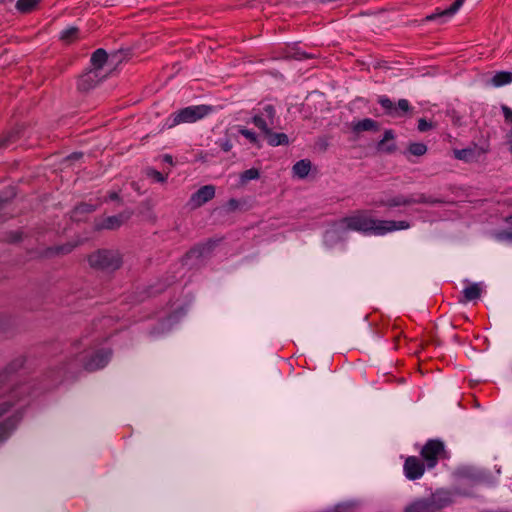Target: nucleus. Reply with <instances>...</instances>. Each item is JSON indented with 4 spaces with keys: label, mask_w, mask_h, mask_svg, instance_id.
Instances as JSON below:
<instances>
[{
    "label": "nucleus",
    "mask_w": 512,
    "mask_h": 512,
    "mask_svg": "<svg viewBox=\"0 0 512 512\" xmlns=\"http://www.w3.org/2000/svg\"><path fill=\"white\" fill-rule=\"evenodd\" d=\"M111 357L110 350H98L94 352H86L84 354L77 355L75 359L70 360L67 363L66 371L74 373L79 369V363H82V367L87 371H95L103 368Z\"/></svg>",
    "instance_id": "1"
},
{
    "label": "nucleus",
    "mask_w": 512,
    "mask_h": 512,
    "mask_svg": "<svg viewBox=\"0 0 512 512\" xmlns=\"http://www.w3.org/2000/svg\"><path fill=\"white\" fill-rule=\"evenodd\" d=\"M346 228L360 232H380L384 226L370 211H357L341 220Z\"/></svg>",
    "instance_id": "2"
},
{
    "label": "nucleus",
    "mask_w": 512,
    "mask_h": 512,
    "mask_svg": "<svg viewBox=\"0 0 512 512\" xmlns=\"http://www.w3.org/2000/svg\"><path fill=\"white\" fill-rule=\"evenodd\" d=\"M88 262L91 267L106 271L117 270L123 263L121 254L113 250L96 251L89 255Z\"/></svg>",
    "instance_id": "3"
},
{
    "label": "nucleus",
    "mask_w": 512,
    "mask_h": 512,
    "mask_svg": "<svg viewBox=\"0 0 512 512\" xmlns=\"http://www.w3.org/2000/svg\"><path fill=\"white\" fill-rule=\"evenodd\" d=\"M420 455L428 469L434 468L439 460L448 458L445 445L439 439L428 440L422 447Z\"/></svg>",
    "instance_id": "4"
},
{
    "label": "nucleus",
    "mask_w": 512,
    "mask_h": 512,
    "mask_svg": "<svg viewBox=\"0 0 512 512\" xmlns=\"http://www.w3.org/2000/svg\"><path fill=\"white\" fill-rule=\"evenodd\" d=\"M212 111V108L207 105H196L189 106L179 110L172 115V123L170 127L182 124V123H194Z\"/></svg>",
    "instance_id": "5"
},
{
    "label": "nucleus",
    "mask_w": 512,
    "mask_h": 512,
    "mask_svg": "<svg viewBox=\"0 0 512 512\" xmlns=\"http://www.w3.org/2000/svg\"><path fill=\"white\" fill-rule=\"evenodd\" d=\"M29 393L27 385H16L9 389L8 400L0 403V417L8 413L16 402L24 399Z\"/></svg>",
    "instance_id": "6"
},
{
    "label": "nucleus",
    "mask_w": 512,
    "mask_h": 512,
    "mask_svg": "<svg viewBox=\"0 0 512 512\" xmlns=\"http://www.w3.org/2000/svg\"><path fill=\"white\" fill-rule=\"evenodd\" d=\"M413 107L408 100L400 99L397 103L386 98V116L392 118H403L412 116Z\"/></svg>",
    "instance_id": "7"
},
{
    "label": "nucleus",
    "mask_w": 512,
    "mask_h": 512,
    "mask_svg": "<svg viewBox=\"0 0 512 512\" xmlns=\"http://www.w3.org/2000/svg\"><path fill=\"white\" fill-rule=\"evenodd\" d=\"M275 115V108L272 105H266L261 113L253 116L252 122L264 134L269 133L270 126L274 125Z\"/></svg>",
    "instance_id": "8"
},
{
    "label": "nucleus",
    "mask_w": 512,
    "mask_h": 512,
    "mask_svg": "<svg viewBox=\"0 0 512 512\" xmlns=\"http://www.w3.org/2000/svg\"><path fill=\"white\" fill-rule=\"evenodd\" d=\"M403 468L405 476L409 480H416L423 476L427 467L422 459L416 456H409L406 458Z\"/></svg>",
    "instance_id": "9"
},
{
    "label": "nucleus",
    "mask_w": 512,
    "mask_h": 512,
    "mask_svg": "<svg viewBox=\"0 0 512 512\" xmlns=\"http://www.w3.org/2000/svg\"><path fill=\"white\" fill-rule=\"evenodd\" d=\"M215 196V187L213 185H205L193 193L190 197L189 204L192 208H199Z\"/></svg>",
    "instance_id": "10"
},
{
    "label": "nucleus",
    "mask_w": 512,
    "mask_h": 512,
    "mask_svg": "<svg viewBox=\"0 0 512 512\" xmlns=\"http://www.w3.org/2000/svg\"><path fill=\"white\" fill-rule=\"evenodd\" d=\"M484 153H486V150L474 145L473 147L454 150V157L465 162H474L477 161L478 158Z\"/></svg>",
    "instance_id": "11"
},
{
    "label": "nucleus",
    "mask_w": 512,
    "mask_h": 512,
    "mask_svg": "<svg viewBox=\"0 0 512 512\" xmlns=\"http://www.w3.org/2000/svg\"><path fill=\"white\" fill-rule=\"evenodd\" d=\"M100 73L96 70H89L81 75L78 80V88L82 91H88L100 82Z\"/></svg>",
    "instance_id": "12"
},
{
    "label": "nucleus",
    "mask_w": 512,
    "mask_h": 512,
    "mask_svg": "<svg viewBox=\"0 0 512 512\" xmlns=\"http://www.w3.org/2000/svg\"><path fill=\"white\" fill-rule=\"evenodd\" d=\"M427 499L435 512H439L452 503L450 495L446 492H436Z\"/></svg>",
    "instance_id": "13"
},
{
    "label": "nucleus",
    "mask_w": 512,
    "mask_h": 512,
    "mask_svg": "<svg viewBox=\"0 0 512 512\" xmlns=\"http://www.w3.org/2000/svg\"><path fill=\"white\" fill-rule=\"evenodd\" d=\"M19 420L18 416L12 415L0 423V444L9 438Z\"/></svg>",
    "instance_id": "14"
},
{
    "label": "nucleus",
    "mask_w": 512,
    "mask_h": 512,
    "mask_svg": "<svg viewBox=\"0 0 512 512\" xmlns=\"http://www.w3.org/2000/svg\"><path fill=\"white\" fill-rule=\"evenodd\" d=\"M482 293V287L480 283H473L467 286L463 291V298L460 300L462 303L476 300L480 298Z\"/></svg>",
    "instance_id": "15"
},
{
    "label": "nucleus",
    "mask_w": 512,
    "mask_h": 512,
    "mask_svg": "<svg viewBox=\"0 0 512 512\" xmlns=\"http://www.w3.org/2000/svg\"><path fill=\"white\" fill-rule=\"evenodd\" d=\"M380 128V124L372 119H363L352 124V130L356 133L364 131H376Z\"/></svg>",
    "instance_id": "16"
},
{
    "label": "nucleus",
    "mask_w": 512,
    "mask_h": 512,
    "mask_svg": "<svg viewBox=\"0 0 512 512\" xmlns=\"http://www.w3.org/2000/svg\"><path fill=\"white\" fill-rule=\"evenodd\" d=\"M464 0H455L453 4L450 5V7L446 8L445 10L441 11L440 13H434L426 17V20L432 21L435 20L438 17H451L453 16L459 8L462 6Z\"/></svg>",
    "instance_id": "17"
},
{
    "label": "nucleus",
    "mask_w": 512,
    "mask_h": 512,
    "mask_svg": "<svg viewBox=\"0 0 512 512\" xmlns=\"http://www.w3.org/2000/svg\"><path fill=\"white\" fill-rule=\"evenodd\" d=\"M264 135L271 146L287 145L289 143L288 136L285 133H274L269 129V133Z\"/></svg>",
    "instance_id": "18"
},
{
    "label": "nucleus",
    "mask_w": 512,
    "mask_h": 512,
    "mask_svg": "<svg viewBox=\"0 0 512 512\" xmlns=\"http://www.w3.org/2000/svg\"><path fill=\"white\" fill-rule=\"evenodd\" d=\"M405 512H435L427 498L419 499L406 507Z\"/></svg>",
    "instance_id": "19"
},
{
    "label": "nucleus",
    "mask_w": 512,
    "mask_h": 512,
    "mask_svg": "<svg viewBox=\"0 0 512 512\" xmlns=\"http://www.w3.org/2000/svg\"><path fill=\"white\" fill-rule=\"evenodd\" d=\"M108 60V55L104 49H97L91 56V63L94 67L93 70L99 72Z\"/></svg>",
    "instance_id": "20"
},
{
    "label": "nucleus",
    "mask_w": 512,
    "mask_h": 512,
    "mask_svg": "<svg viewBox=\"0 0 512 512\" xmlns=\"http://www.w3.org/2000/svg\"><path fill=\"white\" fill-rule=\"evenodd\" d=\"M512 82V72L500 71L497 72L491 79V84L494 87H501Z\"/></svg>",
    "instance_id": "21"
},
{
    "label": "nucleus",
    "mask_w": 512,
    "mask_h": 512,
    "mask_svg": "<svg viewBox=\"0 0 512 512\" xmlns=\"http://www.w3.org/2000/svg\"><path fill=\"white\" fill-rule=\"evenodd\" d=\"M409 200L411 201V205L412 204H429V205H434V204L444 203V201L441 200V199L434 198V197H432L430 195H426V194H423V193L418 194L415 197L414 196H410Z\"/></svg>",
    "instance_id": "22"
},
{
    "label": "nucleus",
    "mask_w": 512,
    "mask_h": 512,
    "mask_svg": "<svg viewBox=\"0 0 512 512\" xmlns=\"http://www.w3.org/2000/svg\"><path fill=\"white\" fill-rule=\"evenodd\" d=\"M311 169V162L309 160H300L293 166V173L299 178H305Z\"/></svg>",
    "instance_id": "23"
},
{
    "label": "nucleus",
    "mask_w": 512,
    "mask_h": 512,
    "mask_svg": "<svg viewBox=\"0 0 512 512\" xmlns=\"http://www.w3.org/2000/svg\"><path fill=\"white\" fill-rule=\"evenodd\" d=\"M427 152V146L426 144L422 142H413L408 145L407 152H404V154H409L413 156H423Z\"/></svg>",
    "instance_id": "24"
},
{
    "label": "nucleus",
    "mask_w": 512,
    "mask_h": 512,
    "mask_svg": "<svg viewBox=\"0 0 512 512\" xmlns=\"http://www.w3.org/2000/svg\"><path fill=\"white\" fill-rule=\"evenodd\" d=\"M60 39L66 43L71 44L79 39V29L77 27H70L61 33Z\"/></svg>",
    "instance_id": "25"
},
{
    "label": "nucleus",
    "mask_w": 512,
    "mask_h": 512,
    "mask_svg": "<svg viewBox=\"0 0 512 512\" xmlns=\"http://www.w3.org/2000/svg\"><path fill=\"white\" fill-rule=\"evenodd\" d=\"M39 3V0H18L16 8L22 13H29L33 11Z\"/></svg>",
    "instance_id": "26"
},
{
    "label": "nucleus",
    "mask_w": 512,
    "mask_h": 512,
    "mask_svg": "<svg viewBox=\"0 0 512 512\" xmlns=\"http://www.w3.org/2000/svg\"><path fill=\"white\" fill-rule=\"evenodd\" d=\"M410 227L409 222L405 220L394 221V220H386V233L393 232L396 230H404Z\"/></svg>",
    "instance_id": "27"
},
{
    "label": "nucleus",
    "mask_w": 512,
    "mask_h": 512,
    "mask_svg": "<svg viewBox=\"0 0 512 512\" xmlns=\"http://www.w3.org/2000/svg\"><path fill=\"white\" fill-rule=\"evenodd\" d=\"M401 205H411L409 197L398 195L386 201V206L388 207H397Z\"/></svg>",
    "instance_id": "28"
},
{
    "label": "nucleus",
    "mask_w": 512,
    "mask_h": 512,
    "mask_svg": "<svg viewBox=\"0 0 512 512\" xmlns=\"http://www.w3.org/2000/svg\"><path fill=\"white\" fill-rule=\"evenodd\" d=\"M146 175L148 177L152 178L153 180H155L156 182H160V183H164L167 180V174L164 175L161 172H159L155 169H152V168H148L146 170Z\"/></svg>",
    "instance_id": "29"
},
{
    "label": "nucleus",
    "mask_w": 512,
    "mask_h": 512,
    "mask_svg": "<svg viewBox=\"0 0 512 512\" xmlns=\"http://www.w3.org/2000/svg\"><path fill=\"white\" fill-rule=\"evenodd\" d=\"M260 176V173H259V170L256 169V168H251V169H248L246 171H244L242 174H241V180L243 182H247L249 180H255V179H258Z\"/></svg>",
    "instance_id": "30"
},
{
    "label": "nucleus",
    "mask_w": 512,
    "mask_h": 512,
    "mask_svg": "<svg viewBox=\"0 0 512 512\" xmlns=\"http://www.w3.org/2000/svg\"><path fill=\"white\" fill-rule=\"evenodd\" d=\"M239 133L241 135H243L245 138H247L251 143L257 145L258 147H260V144H259V141H258V137L257 135L252 132L251 130H248L246 128H240L239 129Z\"/></svg>",
    "instance_id": "31"
},
{
    "label": "nucleus",
    "mask_w": 512,
    "mask_h": 512,
    "mask_svg": "<svg viewBox=\"0 0 512 512\" xmlns=\"http://www.w3.org/2000/svg\"><path fill=\"white\" fill-rule=\"evenodd\" d=\"M121 224L122 219L120 216H111L106 219L104 226L108 229H114L119 227Z\"/></svg>",
    "instance_id": "32"
},
{
    "label": "nucleus",
    "mask_w": 512,
    "mask_h": 512,
    "mask_svg": "<svg viewBox=\"0 0 512 512\" xmlns=\"http://www.w3.org/2000/svg\"><path fill=\"white\" fill-rule=\"evenodd\" d=\"M434 124L430 121H427L424 118H420L418 120V126L417 129L419 132H426L434 128Z\"/></svg>",
    "instance_id": "33"
},
{
    "label": "nucleus",
    "mask_w": 512,
    "mask_h": 512,
    "mask_svg": "<svg viewBox=\"0 0 512 512\" xmlns=\"http://www.w3.org/2000/svg\"><path fill=\"white\" fill-rule=\"evenodd\" d=\"M496 239L499 241L512 242V231L503 230L496 233Z\"/></svg>",
    "instance_id": "34"
},
{
    "label": "nucleus",
    "mask_w": 512,
    "mask_h": 512,
    "mask_svg": "<svg viewBox=\"0 0 512 512\" xmlns=\"http://www.w3.org/2000/svg\"><path fill=\"white\" fill-rule=\"evenodd\" d=\"M356 505L354 503H344L336 507L335 512H354Z\"/></svg>",
    "instance_id": "35"
},
{
    "label": "nucleus",
    "mask_w": 512,
    "mask_h": 512,
    "mask_svg": "<svg viewBox=\"0 0 512 512\" xmlns=\"http://www.w3.org/2000/svg\"><path fill=\"white\" fill-rule=\"evenodd\" d=\"M394 138V135H393V132L392 130H386V143H388V141L392 140ZM395 146L394 145H388L386 144V152H393L395 151Z\"/></svg>",
    "instance_id": "36"
},
{
    "label": "nucleus",
    "mask_w": 512,
    "mask_h": 512,
    "mask_svg": "<svg viewBox=\"0 0 512 512\" xmlns=\"http://www.w3.org/2000/svg\"><path fill=\"white\" fill-rule=\"evenodd\" d=\"M502 112L506 122L512 123V110L507 106H502Z\"/></svg>",
    "instance_id": "37"
},
{
    "label": "nucleus",
    "mask_w": 512,
    "mask_h": 512,
    "mask_svg": "<svg viewBox=\"0 0 512 512\" xmlns=\"http://www.w3.org/2000/svg\"><path fill=\"white\" fill-rule=\"evenodd\" d=\"M93 210V207L89 204H81L80 206H78L76 208V212L80 211V212H90Z\"/></svg>",
    "instance_id": "38"
},
{
    "label": "nucleus",
    "mask_w": 512,
    "mask_h": 512,
    "mask_svg": "<svg viewBox=\"0 0 512 512\" xmlns=\"http://www.w3.org/2000/svg\"><path fill=\"white\" fill-rule=\"evenodd\" d=\"M221 148L223 151L225 152H228L232 149V143L230 142V140H225L224 142H222L220 144Z\"/></svg>",
    "instance_id": "39"
},
{
    "label": "nucleus",
    "mask_w": 512,
    "mask_h": 512,
    "mask_svg": "<svg viewBox=\"0 0 512 512\" xmlns=\"http://www.w3.org/2000/svg\"><path fill=\"white\" fill-rule=\"evenodd\" d=\"M228 205L230 206L231 209H236L238 208V201L236 199H230L229 202H228Z\"/></svg>",
    "instance_id": "40"
},
{
    "label": "nucleus",
    "mask_w": 512,
    "mask_h": 512,
    "mask_svg": "<svg viewBox=\"0 0 512 512\" xmlns=\"http://www.w3.org/2000/svg\"><path fill=\"white\" fill-rule=\"evenodd\" d=\"M512 142V128L506 134V143L509 146Z\"/></svg>",
    "instance_id": "41"
},
{
    "label": "nucleus",
    "mask_w": 512,
    "mask_h": 512,
    "mask_svg": "<svg viewBox=\"0 0 512 512\" xmlns=\"http://www.w3.org/2000/svg\"><path fill=\"white\" fill-rule=\"evenodd\" d=\"M163 161H164V162H167V163H169V164H173L172 156H171V155H168V154H166V155H164V156H163Z\"/></svg>",
    "instance_id": "42"
},
{
    "label": "nucleus",
    "mask_w": 512,
    "mask_h": 512,
    "mask_svg": "<svg viewBox=\"0 0 512 512\" xmlns=\"http://www.w3.org/2000/svg\"><path fill=\"white\" fill-rule=\"evenodd\" d=\"M10 140L8 138H0V147L7 146Z\"/></svg>",
    "instance_id": "43"
},
{
    "label": "nucleus",
    "mask_w": 512,
    "mask_h": 512,
    "mask_svg": "<svg viewBox=\"0 0 512 512\" xmlns=\"http://www.w3.org/2000/svg\"><path fill=\"white\" fill-rule=\"evenodd\" d=\"M109 199L111 200H118L119 199V195L117 192H110L109 193Z\"/></svg>",
    "instance_id": "44"
},
{
    "label": "nucleus",
    "mask_w": 512,
    "mask_h": 512,
    "mask_svg": "<svg viewBox=\"0 0 512 512\" xmlns=\"http://www.w3.org/2000/svg\"><path fill=\"white\" fill-rule=\"evenodd\" d=\"M8 379V374L4 372L3 374H0V384H3Z\"/></svg>",
    "instance_id": "45"
},
{
    "label": "nucleus",
    "mask_w": 512,
    "mask_h": 512,
    "mask_svg": "<svg viewBox=\"0 0 512 512\" xmlns=\"http://www.w3.org/2000/svg\"><path fill=\"white\" fill-rule=\"evenodd\" d=\"M60 251H61L62 253H68V252H70V251H71V247H62V248H60Z\"/></svg>",
    "instance_id": "46"
},
{
    "label": "nucleus",
    "mask_w": 512,
    "mask_h": 512,
    "mask_svg": "<svg viewBox=\"0 0 512 512\" xmlns=\"http://www.w3.org/2000/svg\"><path fill=\"white\" fill-rule=\"evenodd\" d=\"M81 156H82V154H81V153H79V154L75 153V154H72V155L70 156V158H79V157H81Z\"/></svg>",
    "instance_id": "47"
},
{
    "label": "nucleus",
    "mask_w": 512,
    "mask_h": 512,
    "mask_svg": "<svg viewBox=\"0 0 512 512\" xmlns=\"http://www.w3.org/2000/svg\"><path fill=\"white\" fill-rule=\"evenodd\" d=\"M388 374H389V373H386V376H388ZM390 380H391L390 378L386 377L385 382H388V381H390Z\"/></svg>",
    "instance_id": "48"
},
{
    "label": "nucleus",
    "mask_w": 512,
    "mask_h": 512,
    "mask_svg": "<svg viewBox=\"0 0 512 512\" xmlns=\"http://www.w3.org/2000/svg\"><path fill=\"white\" fill-rule=\"evenodd\" d=\"M509 150H510V152L512 153V142H511V144L509 145Z\"/></svg>",
    "instance_id": "49"
},
{
    "label": "nucleus",
    "mask_w": 512,
    "mask_h": 512,
    "mask_svg": "<svg viewBox=\"0 0 512 512\" xmlns=\"http://www.w3.org/2000/svg\"><path fill=\"white\" fill-rule=\"evenodd\" d=\"M398 339H399V335L394 336V340H398Z\"/></svg>",
    "instance_id": "50"
}]
</instances>
